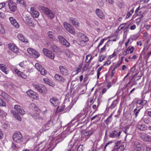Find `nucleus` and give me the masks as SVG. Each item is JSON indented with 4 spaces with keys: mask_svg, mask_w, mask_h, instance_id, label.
Masks as SVG:
<instances>
[{
    "mask_svg": "<svg viewBox=\"0 0 151 151\" xmlns=\"http://www.w3.org/2000/svg\"><path fill=\"white\" fill-rule=\"evenodd\" d=\"M13 139L16 143H21L23 142V136L20 132H17L13 134Z\"/></svg>",
    "mask_w": 151,
    "mask_h": 151,
    "instance_id": "1",
    "label": "nucleus"
},
{
    "mask_svg": "<svg viewBox=\"0 0 151 151\" xmlns=\"http://www.w3.org/2000/svg\"><path fill=\"white\" fill-rule=\"evenodd\" d=\"M40 8L43 11L48 17L51 19L54 18L55 16L54 14L50 10L44 6H42L40 7Z\"/></svg>",
    "mask_w": 151,
    "mask_h": 151,
    "instance_id": "2",
    "label": "nucleus"
},
{
    "mask_svg": "<svg viewBox=\"0 0 151 151\" xmlns=\"http://www.w3.org/2000/svg\"><path fill=\"white\" fill-rule=\"evenodd\" d=\"M63 25L64 27L66 30L70 34L73 35H75L76 34L74 29L70 24L66 22H63Z\"/></svg>",
    "mask_w": 151,
    "mask_h": 151,
    "instance_id": "3",
    "label": "nucleus"
},
{
    "mask_svg": "<svg viewBox=\"0 0 151 151\" xmlns=\"http://www.w3.org/2000/svg\"><path fill=\"white\" fill-rule=\"evenodd\" d=\"M42 52L44 54L49 58L52 59H54L55 57V55L49 50L46 48H43Z\"/></svg>",
    "mask_w": 151,
    "mask_h": 151,
    "instance_id": "4",
    "label": "nucleus"
},
{
    "mask_svg": "<svg viewBox=\"0 0 151 151\" xmlns=\"http://www.w3.org/2000/svg\"><path fill=\"white\" fill-rule=\"evenodd\" d=\"M27 51L31 56L35 58H37L40 56L39 53L36 51L35 50L31 48H28L27 49Z\"/></svg>",
    "mask_w": 151,
    "mask_h": 151,
    "instance_id": "5",
    "label": "nucleus"
},
{
    "mask_svg": "<svg viewBox=\"0 0 151 151\" xmlns=\"http://www.w3.org/2000/svg\"><path fill=\"white\" fill-rule=\"evenodd\" d=\"M59 69L61 74L64 76H67L69 75V71L66 67L63 66L59 67Z\"/></svg>",
    "mask_w": 151,
    "mask_h": 151,
    "instance_id": "6",
    "label": "nucleus"
},
{
    "mask_svg": "<svg viewBox=\"0 0 151 151\" xmlns=\"http://www.w3.org/2000/svg\"><path fill=\"white\" fill-rule=\"evenodd\" d=\"M8 5L9 8L10 10L13 12H14L17 10V7L16 3L12 1H10L8 2Z\"/></svg>",
    "mask_w": 151,
    "mask_h": 151,
    "instance_id": "7",
    "label": "nucleus"
},
{
    "mask_svg": "<svg viewBox=\"0 0 151 151\" xmlns=\"http://www.w3.org/2000/svg\"><path fill=\"white\" fill-rule=\"evenodd\" d=\"M27 95L32 98L37 99L38 96L36 93L31 90H29L26 92Z\"/></svg>",
    "mask_w": 151,
    "mask_h": 151,
    "instance_id": "8",
    "label": "nucleus"
},
{
    "mask_svg": "<svg viewBox=\"0 0 151 151\" xmlns=\"http://www.w3.org/2000/svg\"><path fill=\"white\" fill-rule=\"evenodd\" d=\"M54 78L56 80L62 83H64L66 81V79L62 76L58 74H55Z\"/></svg>",
    "mask_w": 151,
    "mask_h": 151,
    "instance_id": "9",
    "label": "nucleus"
},
{
    "mask_svg": "<svg viewBox=\"0 0 151 151\" xmlns=\"http://www.w3.org/2000/svg\"><path fill=\"white\" fill-rule=\"evenodd\" d=\"M78 37L82 42H87L88 40V37L83 33L79 32L78 35Z\"/></svg>",
    "mask_w": 151,
    "mask_h": 151,
    "instance_id": "10",
    "label": "nucleus"
},
{
    "mask_svg": "<svg viewBox=\"0 0 151 151\" xmlns=\"http://www.w3.org/2000/svg\"><path fill=\"white\" fill-rule=\"evenodd\" d=\"M30 12L32 15L35 18L38 17L40 14L39 12L34 7H32L31 8Z\"/></svg>",
    "mask_w": 151,
    "mask_h": 151,
    "instance_id": "11",
    "label": "nucleus"
},
{
    "mask_svg": "<svg viewBox=\"0 0 151 151\" xmlns=\"http://www.w3.org/2000/svg\"><path fill=\"white\" fill-rule=\"evenodd\" d=\"M141 137L144 141L150 142L151 141V137L145 133L141 134Z\"/></svg>",
    "mask_w": 151,
    "mask_h": 151,
    "instance_id": "12",
    "label": "nucleus"
},
{
    "mask_svg": "<svg viewBox=\"0 0 151 151\" xmlns=\"http://www.w3.org/2000/svg\"><path fill=\"white\" fill-rule=\"evenodd\" d=\"M14 108L15 109L22 115H23L25 113V111L23 109L22 107L17 105H15Z\"/></svg>",
    "mask_w": 151,
    "mask_h": 151,
    "instance_id": "13",
    "label": "nucleus"
},
{
    "mask_svg": "<svg viewBox=\"0 0 151 151\" xmlns=\"http://www.w3.org/2000/svg\"><path fill=\"white\" fill-rule=\"evenodd\" d=\"M8 46L9 48L14 53H17L19 51L18 48L15 45L10 43L9 44Z\"/></svg>",
    "mask_w": 151,
    "mask_h": 151,
    "instance_id": "14",
    "label": "nucleus"
},
{
    "mask_svg": "<svg viewBox=\"0 0 151 151\" xmlns=\"http://www.w3.org/2000/svg\"><path fill=\"white\" fill-rule=\"evenodd\" d=\"M70 22L75 26L78 27H79L80 25V24L78 21L76 19L73 18H71L70 19Z\"/></svg>",
    "mask_w": 151,
    "mask_h": 151,
    "instance_id": "15",
    "label": "nucleus"
},
{
    "mask_svg": "<svg viewBox=\"0 0 151 151\" xmlns=\"http://www.w3.org/2000/svg\"><path fill=\"white\" fill-rule=\"evenodd\" d=\"M51 105L52 106H56L58 104V99L55 97H52L51 98L50 100Z\"/></svg>",
    "mask_w": 151,
    "mask_h": 151,
    "instance_id": "16",
    "label": "nucleus"
},
{
    "mask_svg": "<svg viewBox=\"0 0 151 151\" xmlns=\"http://www.w3.org/2000/svg\"><path fill=\"white\" fill-rule=\"evenodd\" d=\"M95 12L97 16L100 18L101 19H104V15L102 11L99 9H97Z\"/></svg>",
    "mask_w": 151,
    "mask_h": 151,
    "instance_id": "17",
    "label": "nucleus"
},
{
    "mask_svg": "<svg viewBox=\"0 0 151 151\" xmlns=\"http://www.w3.org/2000/svg\"><path fill=\"white\" fill-rule=\"evenodd\" d=\"M9 19L11 24L16 28L19 27V24L17 22L16 19L13 17H10Z\"/></svg>",
    "mask_w": 151,
    "mask_h": 151,
    "instance_id": "18",
    "label": "nucleus"
},
{
    "mask_svg": "<svg viewBox=\"0 0 151 151\" xmlns=\"http://www.w3.org/2000/svg\"><path fill=\"white\" fill-rule=\"evenodd\" d=\"M17 37L20 41L24 43H27L29 42L28 40L21 34H19L17 35Z\"/></svg>",
    "mask_w": 151,
    "mask_h": 151,
    "instance_id": "19",
    "label": "nucleus"
},
{
    "mask_svg": "<svg viewBox=\"0 0 151 151\" xmlns=\"http://www.w3.org/2000/svg\"><path fill=\"white\" fill-rule=\"evenodd\" d=\"M14 70L15 72L19 76L21 77L22 78L25 79L27 78V76L22 72L19 70H18L14 68Z\"/></svg>",
    "mask_w": 151,
    "mask_h": 151,
    "instance_id": "20",
    "label": "nucleus"
},
{
    "mask_svg": "<svg viewBox=\"0 0 151 151\" xmlns=\"http://www.w3.org/2000/svg\"><path fill=\"white\" fill-rule=\"evenodd\" d=\"M137 128L141 131H145L147 129V127L144 124L138 123L137 126Z\"/></svg>",
    "mask_w": 151,
    "mask_h": 151,
    "instance_id": "21",
    "label": "nucleus"
},
{
    "mask_svg": "<svg viewBox=\"0 0 151 151\" xmlns=\"http://www.w3.org/2000/svg\"><path fill=\"white\" fill-rule=\"evenodd\" d=\"M30 115L36 121L42 120V118L37 113H36L34 114H31Z\"/></svg>",
    "mask_w": 151,
    "mask_h": 151,
    "instance_id": "22",
    "label": "nucleus"
},
{
    "mask_svg": "<svg viewBox=\"0 0 151 151\" xmlns=\"http://www.w3.org/2000/svg\"><path fill=\"white\" fill-rule=\"evenodd\" d=\"M11 113L13 114L14 116L19 121H21L22 120V118L20 116L18 113L15 112L13 110H11Z\"/></svg>",
    "mask_w": 151,
    "mask_h": 151,
    "instance_id": "23",
    "label": "nucleus"
},
{
    "mask_svg": "<svg viewBox=\"0 0 151 151\" xmlns=\"http://www.w3.org/2000/svg\"><path fill=\"white\" fill-rule=\"evenodd\" d=\"M0 69L6 74L8 73L7 68L4 64H0Z\"/></svg>",
    "mask_w": 151,
    "mask_h": 151,
    "instance_id": "24",
    "label": "nucleus"
},
{
    "mask_svg": "<svg viewBox=\"0 0 151 151\" xmlns=\"http://www.w3.org/2000/svg\"><path fill=\"white\" fill-rule=\"evenodd\" d=\"M26 21L28 23L29 25L32 27L34 26V24L32 22V19L28 17H27L26 18Z\"/></svg>",
    "mask_w": 151,
    "mask_h": 151,
    "instance_id": "25",
    "label": "nucleus"
},
{
    "mask_svg": "<svg viewBox=\"0 0 151 151\" xmlns=\"http://www.w3.org/2000/svg\"><path fill=\"white\" fill-rule=\"evenodd\" d=\"M134 146L138 150H141L142 145L139 142L135 141L134 142Z\"/></svg>",
    "mask_w": 151,
    "mask_h": 151,
    "instance_id": "26",
    "label": "nucleus"
},
{
    "mask_svg": "<svg viewBox=\"0 0 151 151\" xmlns=\"http://www.w3.org/2000/svg\"><path fill=\"white\" fill-rule=\"evenodd\" d=\"M118 104V101L117 99L115 100L112 103L110 106L109 107V108L112 109L114 108Z\"/></svg>",
    "mask_w": 151,
    "mask_h": 151,
    "instance_id": "27",
    "label": "nucleus"
},
{
    "mask_svg": "<svg viewBox=\"0 0 151 151\" xmlns=\"http://www.w3.org/2000/svg\"><path fill=\"white\" fill-rule=\"evenodd\" d=\"M52 50L54 52H58L60 51L58 47L55 45H52L51 46Z\"/></svg>",
    "mask_w": 151,
    "mask_h": 151,
    "instance_id": "28",
    "label": "nucleus"
},
{
    "mask_svg": "<svg viewBox=\"0 0 151 151\" xmlns=\"http://www.w3.org/2000/svg\"><path fill=\"white\" fill-rule=\"evenodd\" d=\"M117 132L116 130H113L110 134V137L112 138L117 137Z\"/></svg>",
    "mask_w": 151,
    "mask_h": 151,
    "instance_id": "29",
    "label": "nucleus"
},
{
    "mask_svg": "<svg viewBox=\"0 0 151 151\" xmlns=\"http://www.w3.org/2000/svg\"><path fill=\"white\" fill-rule=\"evenodd\" d=\"M112 114H111L108 117L107 119L104 121V122L106 124V125H108L111 122L112 120Z\"/></svg>",
    "mask_w": 151,
    "mask_h": 151,
    "instance_id": "30",
    "label": "nucleus"
},
{
    "mask_svg": "<svg viewBox=\"0 0 151 151\" xmlns=\"http://www.w3.org/2000/svg\"><path fill=\"white\" fill-rule=\"evenodd\" d=\"M40 92L44 94H45L47 93V90L46 87L44 86H42L41 87L40 90Z\"/></svg>",
    "mask_w": 151,
    "mask_h": 151,
    "instance_id": "31",
    "label": "nucleus"
},
{
    "mask_svg": "<svg viewBox=\"0 0 151 151\" xmlns=\"http://www.w3.org/2000/svg\"><path fill=\"white\" fill-rule=\"evenodd\" d=\"M134 50V48L133 46H129V47L126 51V54L128 53V51H130V53L132 54L133 53Z\"/></svg>",
    "mask_w": 151,
    "mask_h": 151,
    "instance_id": "32",
    "label": "nucleus"
},
{
    "mask_svg": "<svg viewBox=\"0 0 151 151\" xmlns=\"http://www.w3.org/2000/svg\"><path fill=\"white\" fill-rule=\"evenodd\" d=\"M124 149V145H122L117 149H114L113 151H123Z\"/></svg>",
    "mask_w": 151,
    "mask_h": 151,
    "instance_id": "33",
    "label": "nucleus"
},
{
    "mask_svg": "<svg viewBox=\"0 0 151 151\" xmlns=\"http://www.w3.org/2000/svg\"><path fill=\"white\" fill-rule=\"evenodd\" d=\"M0 95L5 99H7L9 97L7 93L2 91L0 92Z\"/></svg>",
    "mask_w": 151,
    "mask_h": 151,
    "instance_id": "34",
    "label": "nucleus"
},
{
    "mask_svg": "<svg viewBox=\"0 0 151 151\" xmlns=\"http://www.w3.org/2000/svg\"><path fill=\"white\" fill-rule=\"evenodd\" d=\"M134 12V9H132L130 10V11L128 12L127 13V14L126 16V18H128L132 16V14Z\"/></svg>",
    "mask_w": 151,
    "mask_h": 151,
    "instance_id": "35",
    "label": "nucleus"
},
{
    "mask_svg": "<svg viewBox=\"0 0 151 151\" xmlns=\"http://www.w3.org/2000/svg\"><path fill=\"white\" fill-rule=\"evenodd\" d=\"M47 34L50 39L53 40L54 38V33L53 32L49 31L48 32Z\"/></svg>",
    "mask_w": 151,
    "mask_h": 151,
    "instance_id": "36",
    "label": "nucleus"
},
{
    "mask_svg": "<svg viewBox=\"0 0 151 151\" xmlns=\"http://www.w3.org/2000/svg\"><path fill=\"white\" fill-rule=\"evenodd\" d=\"M61 43L63 45L67 47H69L70 46V43L65 39H64Z\"/></svg>",
    "mask_w": 151,
    "mask_h": 151,
    "instance_id": "37",
    "label": "nucleus"
},
{
    "mask_svg": "<svg viewBox=\"0 0 151 151\" xmlns=\"http://www.w3.org/2000/svg\"><path fill=\"white\" fill-rule=\"evenodd\" d=\"M6 104L5 102L1 98H0V106L6 107Z\"/></svg>",
    "mask_w": 151,
    "mask_h": 151,
    "instance_id": "38",
    "label": "nucleus"
},
{
    "mask_svg": "<svg viewBox=\"0 0 151 151\" xmlns=\"http://www.w3.org/2000/svg\"><path fill=\"white\" fill-rule=\"evenodd\" d=\"M65 54L69 58H71L73 55L72 53L68 50H66L65 51Z\"/></svg>",
    "mask_w": 151,
    "mask_h": 151,
    "instance_id": "39",
    "label": "nucleus"
},
{
    "mask_svg": "<svg viewBox=\"0 0 151 151\" xmlns=\"http://www.w3.org/2000/svg\"><path fill=\"white\" fill-rule=\"evenodd\" d=\"M147 101L145 100H138L137 101V103L140 105H144L147 103Z\"/></svg>",
    "mask_w": 151,
    "mask_h": 151,
    "instance_id": "40",
    "label": "nucleus"
},
{
    "mask_svg": "<svg viewBox=\"0 0 151 151\" xmlns=\"http://www.w3.org/2000/svg\"><path fill=\"white\" fill-rule=\"evenodd\" d=\"M5 32V29L1 23H0V33L3 34Z\"/></svg>",
    "mask_w": 151,
    "mask_h": 151,
    "instance_id": "41",
    "label": "nucleus"
},
{
    "mask_svg": "<svg viewBox=\"0 0 151 151\" xmlns=\"http://www.w3.org/2000/svg\"><path fill=\"white\" fill-rule=\"evenodd\" d=\"M117 5L121 8H123L124 7V5L123 2L122 1H118L117 3Z\"/></svg>",
    "mask_w": 151,
    "mask_h": 151,
    "instance_id": "42",
    "label": "nucleus"
},
{
    "mask_svg": "<svg viewBox=\"0 0 151 151\" xmlns=\"http://www.w3.org/2000/svg\"><path fill=\"white\" fill-rule=\"evenodd\" d=\"M35 67L39 71L43 67L42 65L39 63H36L35 65Z\"/></svg>",
    "mask_w": 151,
    "mask_h": 151,
    "instance_id": "43",
    "label": "nucleus"
},
{
    "mask_svg": "<svg viewBox=\"0 0 151 151\" xmlns=\"http://www.w3.org/2000/svg\"><path fill=\"white\" fill-rule=\"evenodd\" d=\"M92 56L91 55H88L86 56V63H88L92 59Z\"/></svg>",
    "mask_w": 151,
    "mask_h": 151,
    "instance_id": "44",
    "label": "nucleus"
},
{
    "mask_svg": "<svg viewBox=\"0 0 151 151\" xmlns=\"http://www.w3.org/2000/svg\"><path fill=\"white\" fill-rule=\"evenodd\" d=\"M125 26V24H122L121 25H120L117 30H116V32H119Z\"/></svg>",
    "mask_w": 151,
    "mask_h": 151,
    "instance_id": "45",
    "label": "nucleus"
},
{
    "mask_svg": "<svg viewBox=\"0 0 151 151\" xmlns=\"http://www.w3.org/2000/svg\"><path fill=\"white\" fill-rule=\"evenodd\" d=\"M39 71H40V73L43 75H45L47 73L46 71L43 67L40 70H39Z\"/></svg>",
    "mask_w": 151,
    "mask_h": 151,
    "instance_id": "46",
    "label": "nucleus"
},
{
    "mask_svg": "<svg viewBox=\"0 0 151 151\" xmlns=\"http://www.w3.org/2000/svg\"><path fill=\"white\" fill-rule=\"evenodd\" d=\"M17 3L25 6V3L23 0H17Z\"/></svg>",
    "mask_w": 151,
    "mask_h": 151,
    "instance_id": "47",
    "label": "nucleus"
},
{
    "mask_svg": "<svg viewBox=\"0 0 151 151\" xmlns=\"http://www.w3.org/2000/svg\"><path fill=\"white\" fill-rule=\"evenodd\" d=\"M6 115V113L0 109V116L1 117H4Z\"/></svg>",
    "mask_w": 151,
    "mask_h": 151,
    "instance_id": "48",
    "label": "nucleus"
},
{
    "mask_svg": "<svg viewBox=\"0 0 151 151\" xmlns=\"http://www.w3.org/2000/svg\"><path fill=\"white\" fill-rule=\"evenodd\" d=\"M33 86L36 89L40 92V90L41 87H40L39 85L37 84H33Z\"/></svg>",
    "mask_w": 151,
    "mask_h": 151,
    "instance_id": "49",
    "label": "nucleus"
},
{
    "mask_svg": "<svg viewBox=\"0 0 151 151\" xmlns=\"http://www.w3.org/2000/svg\"><path fill=\"white\" fill-rule=\"evenodd\" d=\"M51 120L48 121L47 123L44 125V127H45L46 129H48L50 125Z\"/></svg>",
    "mask_w": 151,
    "mask_h": 151,
    "instance_id": "50",
    "label": "nucleus"
},
{
    "mask_svg": "<svg viewBox=\"0 0 151 151\" xmlns=\"http://www.w3.org/2000/svg\"><path fill=\"white\" fill-rule=\"evenodd\" d=\"M97 102H98V104L97 105V106H96V105H93L92 106V108L93 109H95L96 110L98 108L99 106V104H100V103L99 102V99L97 100Z\"/></svg>",
    "mask_w": 151,
    "mask_h": 151,
    "instance_id": "51",
    "label": "nucleus"
},
{
    "mask_svg": "<svg viewBox=\"0 0 151 151\" xmlns=\"http://www.w3.org/2000/svg\"><path fill=\"white\" fill-rule=\"evenodd\" d=\"M92 134V132L91 131H89L88 132H85L84 133V135L85 136H90Z\"/></svg>",
    "mask_w": 151,
    "mask_h": 151,
    "instance_id": "52",
    "label": "nucleus"
},
{
    "mask_svg": "<svg viewBox=\"0 0 151 151\" xmlns=\"http://www.w3.org/2000/svg\"><path fill=\"white\" fill-rule=\"evenodd\" d=\"M122 63V61L118 62V63H117L116 64H115V67L114 68L115 69L116 68L119 67Z\"/></svg>",
    "mask_w": 151,
    "mask_h": 151,
    "instance_id": "53",
    "label": "nucleus"
},
{
    "mask_svg": "<svg viewBox=\"0 0 151 151\" xmlns=\"http://www.w3.org/2000/svg\"><path fill=\"white\" fill-rule=\"evenodd\" d=\"M12 147L14 150L18 148V146L14 143H12Z\"/></svg>",
    "mask_w": 151,
    "mask_h": 151,
    "instance_id": "54",
    "label": "nucleus"
},
{
    "mask_svg": "<svg viewBox=\"0 0 151 151\" xmlns=\"http://www.w3.org/2000/svg\"><path fill=\"white\" fill-rule=\"evenodd\" d=\"M58 38L59 39V40L61 42L63 41V40H64V39H65L61 36H58Z\"/></svg>",
    "mask_w": 151,
    "mask_h": 151,
    "instance_id": "55",
    "label": "nucleus"
},
{
    "mask_svg": "<svg viewBox=\"0 0 151 151\" xmlns=\"http://www.w3.org/2000/svg\"><path fill=\"white\" fill-rule=\"evenodd\" d=\"M111 63V61L110 60H108L106 62H105V63L104 64V66L106 65H108L109 64H110V63Z\"/></svg>",
    "mask_w": 151,
    "mask_h": 151,
    "instance_id": "56",
    "label": "nucleus"
},
{
    "mask_svg": "<svg viewBox=\"0 0 151 151\" xmlns=\"http://www.w3.org/2000/svg\"><path fill=\"white\" fill-rule=\"evenodd\" d=\"M44 82L48 84H49L50 81H49V79L47 78H44L43 79Z\"/></svg>",
    "mask_w": 151,
    "mask_h": 151,
    "instance_id": "57",
    "label": "nucleus"
},
{
    "mask_svg": "<svg viewBox=\"0 0 151 151\" xmlns=\"http://www.w3.org/2000/svg\"><path fill=\"white\" fill-rule=\"evenodd\" d=\"M5 6V4L4 3H0V9H1L4 7Z\"/></svg>",
    "mask_w": 151,
    "mask_h": 151,
    "instance_id": "58",
    "label": "nucleus"
},
{
    "mask_svg": "<svg viewBox=\"0 0 151 151\" xmlns=\"http://www.w3.org/2000/svg\"><path fill=\"white\" fill-rule=\"evenodd\" d=\"M105 58L106 57L103 56H101L100 59V62H102L103 60H105Z\"/></svg>",
    "mask_w": 151,
    "mask_h": 151,
    "instance_id": "59",
    "label": "nucleus"
},
{
    "mask_svg": "<svg viewBox=\"0 0 151 151\" xmlns=\"http://www.w3.org/2000/svg\"><path fill=\"white\" fill-rule=\"evenodd\" d=\"M140 109H139L135 113V117H136L137 116L138 114H139V112L140 111Z\"/></svg>",
    "mask_w": 151,
    "mask_h": 151,
    "instance_id": "60",
    "label": "nucleus"
},
{
    "mask_svg": "<svg viewBox=\"0 0 151 151\" xmlns=\"http://www.w3.org/2000/svg\"><path fill=\"white\" fill-rule=\"evenodd\" d=\"M99 115H96L91 118V120H94L96 117H98L99 116Z\"/></svg>",
    "mask_w": 151,
    "mask_h": 151,
    "instance_id": "61",
    "label": "nucleus"
},
{
    "mask_svg": "<svg viewBox=\"0 0 151 151\" xmlns=\"http://www.w3.org/2000/svg\"><path fill=\"white\" fill-rule=\"evenodd\" d=\"M108 3L111 4H112L114 3L113 0H105Z\"/></svg>",
    "mask_w": 151,
    "mask_h": 151,
    "instance_id": "62",
    "label": "nucleus"
},
{
    "mask_svg": "<svg viewBox=\"0 0 151 151\" xmlns=\"http://www.w3.org/2000/svg\"><path fill=\"white\" fill-rule=\"evenodd\" d=\"M136 27V25L135 24H134L130 27V29L131 30H134L135 29Z\"/></svg>",
    "mask_w": 151,
    "mask_h": 151,
    "instance_id": "63",
    "label": "nucleus"
},
{
    "mask_svg": "<svg viewBox=\"0 0 151 151\" xmlns=\"http://www.w3.org/2000/svg\"><path fill=\"white\" fill-rule=\"evenodd\" d=\"M107 89L106 88H103L101 90L102 93L103 94L105 92H106L107 90Z\"/></svg>",
    "mask_w": 151,
    "mask_h": 151,
    "instance_id": "64",
    "label": "nucleus"
}]
</instances>
